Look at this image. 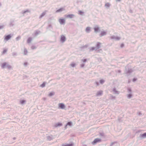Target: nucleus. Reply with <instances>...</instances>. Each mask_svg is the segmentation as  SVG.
<instances>
[{
    "instance_id": "obj_1",
    "label": "nucleus",
    "mask_w": 146,
    "mask_h": 146,
    "mask_svg": "<svg viewBox=\"0 0 146 146\" xmlns=\"http://www.w3.org/2000/svg\"><path fill=\"white\" fill-rule=\"evenodd\" d=\"M100 141H101L100 139H98V138H97V139H95L94 140V141L92 142V143L93 144H96V143H97V142H100Z\"/></svg>"
},
{
    "instance_id": "obj_2",
    "label": "nucleus",
    "mask_w": 146,
    "mask_h": 146,
    "mask_svg": "<svg viewBox=\"0 0 146 146\" xmlns=\"http://www.w3.org/2000/svg\"><path fill=\"white\" fill-rule=\"evenodd\" d=\"M59 21L61 24H64L65 23V20L64 19H60L59 20Z\"/></svg>"
},
{
    "instance_id": "obj_3",
    "label": "nucleus",
    "mask_w": 146,
    "mask_h": 146,
    "mask_svg": "<svg viewBox=\"0 0 146 146\" xmlns=\"http://www.w3.org/2000/svg\"><path fill=\"white\" fill-rule=\"evenodd\" d=\"M58 106L59 108L61 109H63L65 108V106L63 104L60 103L58 104Z\"/></svg>"
},
{
    "instance_id": "obj_4",
    "label": "nucleus",
    "mask_w": 146,
    "mask_h": 146,
    "mask_svg": "<svg viewBox=\"0 0 146 146\" xmlns=\"http://www.w3.org/2000/svg\"><path fill=\"white\" fill-rule=\"evenodd\" d=\"M74 16V15L73 14H70L65 15V17L67 18H72Z\"/></svg>"
},
{
    "instance_id": "obj_5",
    "label": "nucleus",
    "mask_w": 146,
    "mask_h": 146,
    "mask_svg": "<svg viewBox=\"0 0 146 146\" xmlns=\"http://www.w3.org/2000/svg\"><path fill=\"white\" fill-rule=\"evenodd\" d=\"M65 37L63 35L61 36V40L62 42H64L65 41Z\"/></svg>"
},
{
    "instance_id": "obj_6",
    "label": "nucleus",
    "mask_w": 146,
    "mask_h": 146,
    "mask_svg": "<svg viewBox=\"0 0 146 146\" xmlns=\"http://www.w3.org/2000/svg\"><path fill=\"white\" fill-rule=\"evenodd\" d=\"M62 146H73V144L72 143L70 144H63L62 145Z\"/></svg>"
},
{
    "instance_id": "obj_7",
    "label": "nucleus",
    "mask_w": 146,
    "mask_h": 146,
    "mask_svg": "<svg viewBox=\"0 0 146 146\" xmlns=\"http://www.w3.org/2000/svg\"><path fill=\"white\" fill-rule=\"evenodd\" d=\"M11 38V36L9 35L6 36L5 39L6 40H9Z\"/></svg>"
},
{
    "instance_id": "obj_8",
    "label": "nucleus",
    "mask_w": 146,
    "mask_h": 146,
    "mask_svg": "<svg viewBox=\"0 0 146 146\" xmlns=\"http://www.w3.org/2000/svg\"><path fill=\"white\" fill-rule=\"evenodd\" d=\"M7 66V64L6 62L3 63L1 64V67L3 68H5Z\"/></svg>"
},
{
    "instance_id": "obj_9",
    "label": "nucleus",
    "mask_w": 146,
    "mask_h": 146,
    "mask_svg": "<svg viewBox=\"0 0 146 146\" xmlns=\"http://www.w3.org/2000/svg\"><path fill=\"white\" fill-rule=\"evenodd\" d=\"M95 31V32H97L99 30V28L98 27H95L94 28Z\"/></svg>"
},
{
    "instance_id": "obj_10",
    "label": "nucleus",
    "mask_w": 146,
    "mask_h": 146,
    "mask_svg": "<svg viewBox=\"0 0 146 146\" xmlns=\"http://www.w3.org/2000/svg\"><path fill=\"white\" fill-rule=\"evenodd\" d=\"M32 38L31 37H29L27 40V42L28 43H30L32 40Z\"/></svg>"
},
{
    "instance_id": "obj_11",
    "label": "nucleus",
    "mask_w": 146,
    "mask_h": 146,
    "mask_svg": "<svg viewBox=\"0 0 146 146\" xmlns=\"http://www.w3.org/2000/svg\"><path fill=\"white\" fill-rule=\"evenodd\" d=\"M90 28L89 27H87L86 29V31L87 33H89L90 32Z\"/></svg>"
},
{
    "instance_id": "obj_12",
    "label": "nucleus",
    "mask_w": 146,
    "mask_h": 146,
    "mask_svg": "<svg viewBox=\"0 0 146 146\" xmlns=\"http://www.w3.org/2000/svg\"><path fill=\"white\" fill-rule=\"evenodd\" d=\"M106 32L104 31H103L101 32L100 34V35L101 36L105 35L106 34Z\"/></svg>"
},
{
    "instance_id": "obj_13",
    "label": "nucleus",
    "mask_w": 146,
    "mask_h": 146,
    "mask_svg": "<svg viewBox=\"0 0 146 146\" xmlns=\"http://www.w3.org/2000/svg\"><path fill=\"white\" fill-rule=\"evenodd\" d=\"M141 137L142 138L146 137V133H145L142 134L141 135Z\"/></svg>"
},
{
    "instance_id": "obj_14",
    "label": "nucleus",
    "mask_w": 146,
    "mask_h": 146,
    "mask_svg": "<svg viewBox=\"0 0 146 146\" xmlns=\"http://www.w3.org/2000/svg\"><path fill=\"white\" fill-rule=\"evenodd\" d=\"M62 125V124L60 123H58L55 125V126L56 127H57L58 126H61Z\"/></svg>"
},
{
    "instance_id": "obj_15",
    "label": "nucleus",
    "mask_w": 146,
    "mask_h": 146,
    "mask_svg": "<svg viewBox=\"0 0 146 146\" xmlns=\"http://www.w3.org/2000/svg\"><path fill=\"white\" fill-rule=\"evenodd\" d=\"M101 44V43L99 42H98L97 44L96 47L97 48H100V45Z\"/></svg>"
},
{
    "instance_id": "obj_16",
    "label": "nucleus",
    "mask_w": 146,
    "mask_h": 146,
    "mask_svg": "<svg viewBox=\"0 0 146 146\" xmlns=\"http://www.w3.org/2000/svg\"><path fill=\"white\" fill-rule=\"evenodd\" d=\"M102 93V91H100L98 92L97 93V95H101Z\"/></svg>"
},
{
    "instance_id": "obj_17",
    "label": "nucleus",
    "mask_w": 146,
    "mask_h": 146,
    "mask_svg": "<svg viewBox=\"0 0 146 146\" xmlns=\"http://www.w3.org/2000/svg\"><path fill=\"white\" fill-rule=\"evenodd\" d=\"M63 10V8H60L58 10H57L56 12H59L62 11Z\"/></svg>"
},
{
    "instance_id": "obj_18",
    "label": "nucleus",
    "mask_w": 146,
    "mask_h": 146,
    "mask_svg": "<svg viewBox=\"0 0 146 146\" xmlns=\"http://www.w3.org/2000/svg\"><path fill=\"white\" fill-rule=\"evenodd\" d=\"M7 51V50L6 49H4L2 52V54H5Z\"/></svg>"
},
{
    "instance_id": "obj_19",
    "label": "nucleus",
    "mask_w": 146,
    "mask_h": 146,
    "mask_svg": "<svg viewBox=\"0 0 146 146\" xmlns=\"http://www.w3.org/2000/svg\"><path fill=\"white\" fill-rule=\"evenodd\" d=\"M45 82H43V83L40 85V86L42 87H44L45 86Z\"/></svg>"
},
{
    "instance_id": "obj_20",
    "label": "nucleus",
    "mask_w": 146,
    "mask_h": 146,
    "mask_svg": "<svg viewBox=\"0 0 146 146\" xmlns=\"http://www.w3.org/2000/svg\"><path fill=\"white\" fill-rule=\"evenodd\" d=\"M54 94V93L53 92H50L49 94L48 95L49 96H51Z\"/></svg>"
},
{
    "instance_id": "obj_21",
    "label": "nucleus",
    "mask_w": 146,
    "mask_h": 146,
    "mask_svg": "<svg viewBox=\"0 0 146 146\" xmlns=\"http://www.w3.org/2000/svg\"><path fill=\"white\" fill-rule=\"evenodd\" d=\"M25 102V101L24 100H21L20 101L21 103L22 104H24Z\"/></svg>"
},
{
    "instance_id": "obj_22",
    "label": "nucleus",
    "mask_w": 146,
    "mask_h": 146,
    "mask_svg": "<svg viewBox=\"0 0 146 146\" xmlns=\"http://www.w3.org/2000/svg\"><path fill=\"white\" fill-rule=\"evenodd\" d=\"M70 65L72 67H73L75 66V64L74 63H73L71 64Z\"/></svg>"
},
{
    "instance_id": "obj_23",
    "label": "nucleus",
    "mask_w": 146,
    "mask_h": 146,
    "mask_svg": "<svg viewBox=\"0 0 146 146\" xmlns=\"http://www.w3.org/2000/svg\"><path fill=\"white\" fill-rule=\"evenodd\" d=\"M104 82V81L103 80H101L100 81V82L101 84H103Z\"/></svg>"
},
{
    "instance_id": "obj_24",
    "label": "nucleus",
    "mask_w": 146,
    "mask_h": 146,
    "mask_svg": "<svg viewBox=\"0 0 146 146\" xmlns=\"http://www.w3.org/2000/svg\"><path fill=\"white\" fill-rule=\"evenodd\" d=\"M72 124V123L71 122H68L67 123V125H68L69 126H70Z\"/></svg>"
},
{
    "instance_id": "obj_25",
    "label": "nucleus",
    "mask_w": 146,
    "mask_h": 146,
    "mask_svg": "<svg viewBox=\"0 0 146 146\" xmlns=\"http://www.w3.org/2000/svg\"><path fill=\"white\" fill-rule=\"evenodd\" d=\"M27 51L26 50H24V53L25 54H26L27 53Z\"/></svg>"
},
{
    "instance_id": "obj_26",
    "label": "nucleus",
    "mask_w": 146,
    "mask_h": 146,
    "mask_svg": "<svg viewBox=\"0 0 146 146\" xmlns=\"http://www.w3.org/2000/svg\"><path fill=\"white\" fill-rule=\"evenodd\" d=\"M131 96V94H129L128 95V97L129 98H130Z\"/></svg>"
},
{
    "instance_id": "obj_27",
    "label": "nucleus",
    "mask_w": 146,
    "mask_h": 146,
    "mask_svg": "<svg viewBox=\"0 0 146 146\" xmlns=\"http://www.w3.org/2000/svg\"><path fill=\"white\" fill-rule=\"evenodd\" d=\"M105 5H106V6H107L108 7H109L110 6V4L109 3H107Z\"/></svg>"
},
{
    "instance_id": "obj_28",
    "label": "nucleus",
    "mask_w": 146,
    "mask_h": 146,
    "mask_svg": "<svg viewBox=\"0 0 146 146\" xmlns=\"http://www.w3.org/2000/svg\"><path fill=\"white\" fill-rule=\"evenodd\" d=\"M3 28V26H0V29H2Z\"/></svg>"
},
{
    "instance_id": "obj_29",
    "label": "nucleus",
    "mask_w": 146,
    "mask_h": 146,
    "mask_svg": "<svg viewBox=\"0 0 146 146\" xmlns=\"http://www.w3.org/2000/svg\"><path fill=\"white\" fill-rule=\"evenodd\" d=\"M83 61L84 62H85L86 61V59H84L83 60Z\"/></svg>"
},
{
    "instance_id": "obj_30",
    "label": "nucleus",
    "mask_w": 146,
    "mask_h": 146,
    "mask_svg": "<svg viewBox=\"0 0 146 146\" xmlns=\"http://www.w3.org/2000/svg\"><path fill=\"white\" fill-rule=\"evenodd\" d=\"M123 46H124L123 44H122L121 45V47H123Z\"/></svg>"
},
{
    "instance_id": "obj_31",
    "label": "nucleus",
    "mask_w": 146,
    "mask_h": 146,
    "mask_svg": "<svg viewBox=\"0 0 146 146\" xmlns=\"http://www.w3.org/2000/svg\"><path fill=\"white\" fill-rule=\"evenodd\" d=\"M94 49V48H92V50H93Z\"/></svg>"
},
{
    "instance_id": "obj_32",
    "label": "nucleus",
    "mask_w": 146,
    "mask_h": 146,
    "mask_svg": "<svg viewBox=\"0 0 146 146\" xmlns=\"http://www.w3.org/2000/svg\"><path fill=\"white\" fill-rule=\"evenodd\" d=\"M117 1H120V0H117Z\"/></svg>"
}]
</instances>
